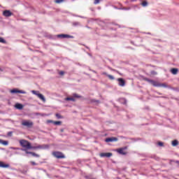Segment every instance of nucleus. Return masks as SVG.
Returning a JSON list of instances; mask_svg holds the SVG:
<instances>
[{
  "label": "nucleus",
  "mask_w": 179,
  "mask_h": 179,
  "mask_svg": "<svg viewBox=\"0 0 179 179\" xmlns=\"http://www.w3.org/2000/svg\"><path fill=\"white\" fill-rule=\"evenodd\" d=\"M0 43H3V44L6 43V41H5V39H3V38L0 37Z\"/></svg>",
  "instance_id": "nucleus-26"
},
{
  "label": "nucleus",
  "mask_w": 179,
  "mask_h": 179,
  "mask_svg": "<svg viewBox=\"0 0 179 179\" xmlns=\"http://www.w3.org/2000/svg\"><path fill=\"white\" fill-rule=\"evenodd\" d=\"M31 149H44V146L38 145L37 146H32Z\"/></svg>",
  "instance_id": "nucleus-19"
},
{
  "label": "nucleus",
  "mask_w": 179,
  "mask_h": 179,
  "mask_svg": "<svg viewBox=\"0 0 179 179\" xmlns=\"http://www.w3.org/2000/svg\"><path fill=\"white\" fill-rule=\"evenodd\" d=\"M159 87H167V85L166 83H159Z\"/></svg>",
  "instance_id": "nucleus-24"
},
{
  "label": "nucleus",
  "mask_w": 179,
  "mask_h": 179,
  "mask_svg": "<svg viewBox=\"0 0 179 179\" xmlns=\"http://www.w3.org/2000/svg\"><path fill=\"white\" fill-rule=\"evenodd\" d=\"M19 143H20V146H22V148H24L21 149V150H22V151L24 150H29V149H31V148H33V146H31V143H30V142H29L27 140H24V139L20 140ZM11 149H14V150H20V148H11Z\"/></svg>",
  "instance_id": "nucleus-1"
},
{
  "label": "nucleus",
  "mask_w": 179,
  "mask_h": 179,
  "mask_svg": "<svg viewBox=\"0 0 179 179\" xmlns=\"http://www.w3.org/2000/svg\"><path fill=\"white\" fill-rule=\"evenodd\" d=\"M10 93L16 94L20 93L21 94H26V92L17 89H13L10 91Z\"/></svg>",
  "instance_id": "nucleus-6"
},
{
  "label": "nucleus",
  "mask_w": 179,
  "mask_h": 179,
  "mask_svg": "<svg viewBox=\"0 0 179 179\" xmlns=\"http://www.w3.org/2000/svg\"><path fill=\"white\" fill-rule=\"evenodd\" d=\"M0 143L4 146H8V145H9V142L8 141H3L2 139H0Z\"/></svg>",
  "instance_id": "nucleus-16"
},
{
  "label": "nucleus",
  "mask_w": 179,
  "mask_h": 179,
  "mask_svg": "<svg viewBox=\"0 0 179 179\" xmlns=\"http://www.w3.org/2000/svg\"><path fill=\"white\" fill-rule=\"evenodd\" d=\"M101 157H111L113 156V153L111 152H101L100 155Z\"/></svg>",
  "instance_id": "nucleus-10"
},
{
  "label": "nucleus",
  "mask_w": 179,
  "mask_h": 179,
  "mask_svg": "<svg viewBox=\"0 0 179 179\" xmlns=\"http://www.w3.org/2000/svg\"><path fill=\"white\" fill-rule=\"evenodd\" d=\"M13 15V13L9 10H6L3 12V16H5L6 17H10Z\"/></svg>",
  "instance_id": "nucleus-7"
},
{
  "label": "nucleus",
  "mask_w": 179,
  "mask_h": 179,
  "mask_svg": "<svg viewBox=\"0 0 179 179\" xmlns=\"http://www.w3.org/2000/svg\"><path fill=\"white\" fill-rule=\"evenodd\" d=\"M22 125L24 127H27V128H31V126L34 125V123L30 120H24L22 122Z\"/></svg>",
  "instance_id": "nucleus-4"
},
{
  "label": "nucleus",
  "mask_w": 179,
  "mask_h": 179,
  "mask_svg": "<svg viewBox=\"0 0 179 179\" xmlns=\"http://www.w3.org/2000/svg\"><path fill=\"white\" fill-rule=\"evenodd\" d=\"M55 117H57V118H58V120H61V119L64 118V116L61 115V114H59V113H56Z\"/></svg>",
  "instance_id": "nucleus-20"
},
{
  "label": "nucleus",
  "mask_w": 179,
  "mask_h": 179,
  "mask_svg": "<svg viewBox=\"0 0 179 179\" xmlns=\"http://www.w3.org/2000/svg\"><path fill=\"white\" fill-rule=\"evenodd\" d=\"M117 80L118 82L119 86H120L121 87H124V86H125V80L120 78H117Z\"/></svg>",
  "instance_id": "nucleus-8"
},
{
  "label": "nucleus",
  "mask_w": 179,
  "mask_h": 179,
  "mask_svg": "<svg viewBox=\"0 0 179 179\" xmlns=\"http://www.w3.org/2000/svg\"><path fill=\"white\" fill-rule=\"evenodd\" d=\"M0 71H1V68H0Z\"/></svg>",
  "instance_id": "nucleus-37"
},
{
  "label": "nucleus",
  "mask_w": 179,
  "mask_h": 179,
  "mask_svg": "<svg viewBox=\"0 0 179 179\" xmlns=\"http://www.w3.org/2000/svg\"><path fill=\"white\" fill-rule=\"evenodd\" d=\"M0 167H2L3 169H8L9 168V164L0 162Z\"/></svg>",
  "instance_id": "nucleus-13"
},
{
  "label": "nucleus",
  "mask_w": 179,
  "mask_h": 179,
  "mask_svg": "<svg viewBox=\"0 0 179 179\" xmlns=\"http://www.w3.org/2000/svg\"><path fill=\"white\" fill-rule=\"evenodd\" d=\"M73 97H76V99H80V97L82 96L76 93H74L73 94Z\"/></svg>",
  "instance_id": "nucleus-22"
},
{
  "label": "nucleus",
  "mask_w": 179,
  "mask_h": 179,
  "mask_svg": "<svg viewBox=\"0 0 179 179\" xmlns=\"http://www.w3.org/2000/svg\"><path fill=\"white\" fill-rule=\"evenodd\" d=\"M12 134H13L12 131H9V132L8 133V136H11Z\"/></svg>",
  "instance_id": "nucleus-34"
},
{
  "label": "nucleus",
  "mask_w": 179,
  "mask_h": 179,
  "mask_svg": "<svg viewBox=\"0 0 179 179\" xmlns=\"http://www.w3.org/2000/svg\"><path fill=\"white\" fill-rule=\"evenodd\" d=\"M23 152H25L27 155H31L34 157H40V155L38 154H36L35 152H29L27 150H23Z\"/></svg>",
  "instance_id": "nucleus-11"
},
{
  "label": "nucleus",
  "mask_w": 179,
  "mask_h": 179,
  "mask_svg": "<svg viewBox=\"0 0 179 179\" xmlns=\"http://www.w3.org/2000/svg\"><path fill=\"white\" fill-rule=\"evenodd\" d=\"M118 141V138L117 137H110V138H107L105 140V142H117Z\"/></svg>",
  "instance_id": "nucleus-9"
},
{
  "label": "nucleus",
  "mask_w": 179,
  "mask_h": 179,
  "mask_svg": "<svg viewBox=\"0 0 179 179\" xmlns=\"http://www.w3.org/2000/svg\"><path fill=\"white\" fill-rule=\"evenodd\" d=\"M54 125H61L62 124V122L61 121H55L53 122Z\"/></svg>",
  "instance_id": "nucleus-21"
},
{
  "label": "nucleus",
  "mask_w": 179,
  "mask_h": 179,
  "mask_svg": "<svg viewBox=\"0 0 179 179\" xmlns=\"http://www.w3.org/2000/svg\"><path fill=\"white\" fill-rule=\"evenodd\" d=\"M172 145H173V146H177V145H178V141H177V140L173 141H172Z\"/></svg>",
  "instance_id": "nucleus-23"
},
{
  "label": "nucleus",
  "mask_w": 179,
  "mask_h": 179,
  "mask_svg": "<svg viewBox=\"0 0 179 179\" xmlns=\"http://www.w3.org/2000/svg\"><path fill=\"white\" fill-rule=\"evenodd\" d=\"M102 75H106L107 76V75H109V74H107V73L103 72V73H102Z\"/></svg>",
  "instance_id": "nucleus-35"
},
{
  "label": "nucleus",
  "mask_w": 179,
  "mask_h": 179,
  "mask_svg": "<svg viewBox=\"0 0 179 179\" xmlns=\"http://www.w3.org/2000/svg\"><path fill=\"white\" fill-rule=\"evenodd\" d=\"M144 80H145L146 82H148L149 83H150L151 85H152V86H155V87H159V83L153 80H150L149 78H144Z\"/></svg>",
  "instance_id": "nucleus-5"
},
{
  "label": "nucleus",
  "mask_w": 179,
  "mask_h": 179,
  "mask_svg": "<svg viewBox=\"0 0 179 179\" xmlns=\"http://www.w3.org/2000/svg\"><path fill=\"white\" fill-rule=\"evenodd\" d=\"M31 164L32 166H37V164L36 162H31Z\"/></svg>",
  "instance_id": "nucleus-32"
},
{
  "label": "nucleus",
  "mask_w": 179,
  "mask_h": 179,
  "mask_svg": "<svg viewBox=\"0 0 179 179\" xmlns=\"http://www.w3.org/2000/svg\"><path fill=\"white\" fill-rule=\"evenodd\" d=\"M31 93H33V94H35V96H37V97H38V99L42 100V101H43V103H45V98L44 97V95L38 93V91L32 90Z\"/></svg>",
  "instance_id": "nucleus-3"
},
{
  "label": "nucleus",
  "mask_w": 179,
  "mask_h": 179,
  "mask_svg": "<svg viewBox=\"0 0 179 179\" xmlns=\"http://www.w3.org/2000/svg\"><path fill=\"white\" fill-rule=\"evenodd\" d=\"M59 75H61V76H63V75H65V72L59 71Z\"/></svg>",
  "instance_id": "nucleus-31"
},
{
  "label": "nucleus",
  "mask_w": 179,
  "mask_h": 179,
  "mask_svg": "<svg viewBox=\"0 0 179 179\" xmlns=\"http://www.w3.org/2000/svg\"><path fill=\"white\" fill-rule=\"evenodd\" d=\"M94 5H97V3H100V0H94Z\"/></svg>",
  "instance_id": "nucleus-29"
},
{
  "label": "nucleus",
  "mask_w": 179,
  "mask_h": 179,
  "mask_svg": "<svg viewBox=\"0 0 179 179\" xmlns=\"http://www.w3.org/2000/svg\"><path fill=\"white\" fill-rule=\"evenodd\" d=\"M158 145L159 146H164V145L163 142L159 141V142H158Z\"/></svg>",
  "instance_id": "nucleus-30"
},
{
  "label": "nucleus",
  "mask_w": 179,
  "mask_h": 179,
  "mask_svg": "<svg viewBox=\"0 0 179 179\" xmlns=\"http://www.w3.org/2000/svg\"><path fill=\"white\" fill-rule=\"evenodd\" d=\"M113 71H114L115 72H117V73H118L119 75H122V74H121V73H120V71H117V70H113Z\"/></svg>",
  "instance_id": "nucleus-33"
},
{
  "label": "nucleus",
  "mask_w": 179,
  "mask_h": 179,
  "mask_svg": "<svg viewBox=\"0 0 179 179\" xmlns=\"http://www.w3.org/2000/svg\"><path fill=\"white\" fill-rule=\"evenodd\" d=\"M15 107L17 108V110H23V105L21 103H16Z\"/></svg>",
  "instance_id": "nucleus-14"
},
{
  "label": "nucleus",
  "mask_w": 179,
  "mask_h": 179,
  "mask_svg": "<svg viewBox=\"0 0 179 179\" xmlns=\"http://www.w3.org/2000/svg\"><path fill=\"white\" fill-rule=\"evenodd\" d=\"M171 72L173 75H177L178 73V69H171Z\"/></svg>",
  "instance_id": "nucleus-17"
},
{
  "label": "nucleus",
  "mask_w": 179,
  "mask_h": 179,
  "mask_svg": "<svg viewBox=\"0 0 179 179\" xmlns=\"http://www.w3.org/2000/svg\"><path fill=\"white\" fill-rule=\"evenodd\" d=\"M52 155L56 157V159H65V155L64 153L59 151L53 152Z\"/></svg>",
  "instance_id": "nucleus-2"
},
{
  "label": "nucleus",
  "mask_w": 179,
  "mask_h": 179,
  "mask_svg": "<svg viewBox=\"0 0 179 179\" xmlns=\"http://www.w3.org/2000/svg\"><path fill=\"white\" fill-rule=\"evenodd\" d=\"M125 149H127V147L124 148H119L117 150V153H119L120 155H127V152L124 151Z\"/></svg>",
  "instance_id": "nucleus-12"
},
{
  "label": "nucleus",
  "mask_w": 179,
  "mask_h": 179,
  "mask_svg": "<svg viewBox=\"0 0 179 179\" xmlns=\"http://www.w3.org/2000/svg\"><path fill=\"white\" fill-rule=\"evenodd\" d=\"M61 2H64V0H55L56 3H61Z\"/></svg>",
  "instance_id": "nucleus-28"
},
{
  "label": "nucleus",
  "mask_w": 179,
  "mask_h": 179,
  "mask_svg": "<svg viewBox=\"0 0 179 179\" xmlns=\"http://www.w3.org/2000/svg\"><path fill=\"white\" fill-rule=\"evenodd\" d=\"M66 101H76V99L73 97H67L65 99Z\"/></svg>",
  "instance_id": "nucleus-18"
},
{
  "label": "nucleus",
  "mask_w": 179,
  "mask_h": 179,
  "mask_svg": "<svg viewBox=\"0 0 179 179\" xmlns=\"http://www.w3.org/2000/svg\"><path fill=\"white\" fill-rule=\"evenodd\" d=\"M54 120H49V122H52V124H54Z\"/></svg>",
  "instance_id": "nucleus-36"
},
{
  "label": "nucleus",
  "mask_w": 179,
  "mask_h": 179,
  "mask_svg": "<svg viewBox=\"0 0 179 179\" xmlns=\"http://www.w3.org/2000/svg\"><path fill=\"white\" fill-rule=\"evenodd\" d=\"M57 37H59L62 38H69V37H71V36L68 34H59L57 36Z\"/></svg>",
  "instance_id": "nucleus-15"
},
{
  "label": "nucleus",
  "mask_w": 179,
  "mask_h": 179,
  "mask_svg": "<svg viewBox=\"0 0 179 179\" xmlns=\"http://www.w3.org/2000/svg\"><path fill=\"white\" fill-rule=\"evenodd\" d=\"M142 6H148V1H144L141 3Z\"/></svg>",
  "instance_id": "nucleus-27"
},
{
  "label": "nucleus",
  "mask_w": 179,
  "mask_h": 179,
  "mask_svg": "<svg viewBox=\"0 0 179 179\" xmlns=\"http://www.w3.org/2000/svg\"><path fill=\"white\" fill-rule=\"evenodd\" d=\"M107 77L108 78V79H110V80H114L115 78L112 76V75H107Z\"/></svg>",
  "instance_id": "nucleus-25"
}]
</instances>
